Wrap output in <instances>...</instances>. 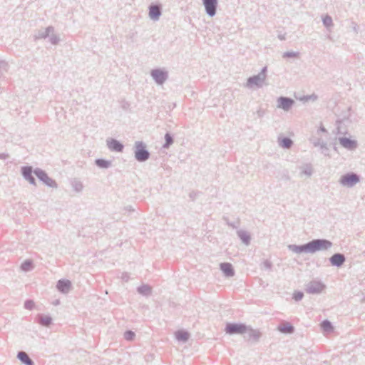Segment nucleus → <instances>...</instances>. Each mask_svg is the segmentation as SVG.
Segmentation results:
<instances>
[{
	"instance_id": "5",
	"label": "nucleus",
	"mask_w": 365,
	"mask_h": 365,
	"mask_svg": "<svg viewBox=\"0 0 365 365\" xmlns=\"http://www.w3.org/2000/svg\"><path fill=\"white\" fill-rule=\"evenodd\" d=\"M326 288V285L320 281L312 280L306 284L305 291L312 294L322 293Z\"/></svg>"
},
{
	"instance_id": "24",
	"label": "nucleus",
	"mask_w": 365,
	"mask_h": 365,
	"mask_svg": "<svg viewBox=\"0 0 365 365\" xmlns=\"http://www.w3.org/2000/svg\"><path fill=\"white\" fill-rule=\"evenodd\" d=\"M320 327L322 329L326 332H331L334 330L331 322L328 319L323 320L320 324Z\"/></svg>"
},
{
	"instance_id": "38",
	"label": "nucleus",
	"mask_w": 365,
	"mask_h": 365,
	"mask_svg": "<svg viewBox=\"0 0 365 365\" xmlns=\"http://www.w3.org/2000/svg\"><path fill=\"white\" fill-rule=\"evenodd\" d=\"M122 279L125 282H128V279H129V275H128V273L127 272H124L122 274V277H121Z\"/></svg>"
},
{
	"instance_id": "39",
	"label": "nucleus",
	"mask_w": 365,
	"mask_h": 365,
	"mask_svg": "<svg viewBox=\"0 0 365 365\" xmlns=\"http://www.w3.org/2000/svg\"><path fill=\"white\" fill-rule=\"evenodd\" d=\"M283 179L285 180H289L290 178L288 175H284L283 176Z\"/></svg>"
},
{
	"instance_id": "13",
	"label": "nucleus",
	"mask_w": 365,
	"mask_h": 365,
	"mask_svg": "<svg viewBox=\"0 0 365 365\" xmlns=\"http://www.w3.org/2000/svg\"><path fill=\"white\" fill-rule=\"evenodd\" d=\"M220 267L224 275L227 277H232L235 275L233 266L229 262H222Z\"/></svg>"
},
{
	"instance_id": "22",
	"label": "nucleus",
	"mask_w": 365,
	"mask_h": 365,
	"mask_svg": "<svg viewBox=\"0 0 365 365\" xmlns=\"http://www.w3.org/2000/svg\"><path fill=\"white\" fill-rule=\"evenodd\" d=\"M340 143L348 149H353L356 147V142L355 140L346 138H341Z\"/></svg>"
},
{
	"instance_id": "31",
	"label": "nucleus",
	"mask_w": 365,
	"mask_h": 365,
	"mask_svg": "<svg viewBox=\"0 0 365 365\" xmlns=\"http://www.w3.org/2000/svg\"><path fill=\"white\" fill-rule=\"evenodd\" d=\"M223 220L225 221L226 224L232 227V228H237L240 225V220L238 219L236 222H231L229 221L228 218L226 217H223Z\"/></svg>"
},
{
	"instance_id": "40",
	"label": "nucleus",
	"mask_w": 365,
	"mask_h": 365,
	"mask_svg": "<svg viewBox=\"0 0 365 365\" xmlns=\"http://www.w3.org/2000/svg\"><path fill=\"white\" fill-rule=\"evenodd\" d=\"M254 80H255V78L250 79V81H249L250 83H252L254 81Z\"/></svg>"
},
{
	"instance_id": "6",
	"label": "nucleus",
	"mask_w": 365,
	"mask_h": 365,
	"mask_svg": "<svg viewBox=\"0 0 365 365\" xmlns=\"http://www.w3.org/2000/svg\"><path fill=\"white\" fill-rule=\"evenodd\" d=\"M33 168L31 166L26 165L21 168V173L23 178L28 181L31 185H36V181L33 175L34 173Z\"/></svg>"
},
{
	"instance_id": "14",
	"label": "nucleus",
	"mask_w": 365,
	"mask_h": 365,
	"mask_svg": "<svg viewBox=\"0 0 365 365\" xmlns=\"http://www.w3.org/2000/svg\"><path fill=\"white\" fill-rule=\"evenodd\" d=\"M300 170L299 176H306L307 178H309L313 174V167L311 163H305L299 167Z\"/></svg>"
},
{
	"instance_id": "9",
	"label": "nucleus",
	"mask_w": 365,
	"mask_h": 365,
	"mask_svg": "<svg viewBox=\"0 0 365 365\" xmlns=\"http://www.w3.org/2000/svg\"><path fill=\"white\" fill-rule=\"evenodd\" d=\"M72 287L71 282L68 279H60L57 282L56 289L62 294H67Z\"/></svg>"
},
{
	"instance_id": "36",
	"label": "nucleus",
	"mask_w": 365,
	"mask_h": 365,
	"mask_svg": "<svg viewBox=\"0 0 365 365\" xmlns=\"http://www.w3.org/2000/svg\"><path fill=\"white\" fill-rule=\"evenodd\" d=\"M324 24L326 25V26H330L332 23V20L330 17L329 16H326L324 20Z\"/></svg>"
},
{
	"instance_id": "23",
	"label": "nucleus",
	"mask_w": 365,
	"mask_h": 365,
	"mask_svg": "<svg viewBox=\"0 0 365 365\" xmlns=\"http://www.w3.org/2000/svg\"><path fill=\"white\" fill-rule=\"evenodd\" d=\"M71 185L73 190L76 192H80L83 189V185L82 182L77 178H73L71 180Z\"/></svg>"
},
{
	"instance_id": "19",
	"label": "nucleus",
	"mask_w": 365,
	"mask_h": 365,
	"mask_svg": "<svg viewBox=\"0 0 365 365\" xmlns=\"http://www.w3.org/2000/svg\"><path fill=\"white\" fill-rule=\"evenodd\" d=\"M108 147L110 150L116 152H120L123 150V145L115 139H110L107 141Z\"/></svg>"
},
{
	"instance_id": "42",
	"label": "nucleus",
	"mask_w": 365,
	"mask_h": 365,
	"mask_svg": "<svg viewBox=\"0 0 365 365\" xmlns=\"http://www.w3.org/2000/svg\"><path fill=\"white\" fill-rule=\"evenodd\" d=\"M362 301H363V302H365V298H364V299H362Z\"/></svg>"
},
{
	"instance_id": "7",
	"label": "nucleus",
	"mask_w": 365,
	"mask_h": 365,
	"mask_svg": "<svg viewBox=\"0 0 365 365\" xmlns=\"http://www.w3.org/2000/svg\"><path fill=\"white\" fill-rule=\"evenodd\" d=\"M245 334L247 335L245 336V338L247 341H252L255 343L258 342L260 337L262 336V333L259 329H254L250 326H248L247 331Z\"/></svg>"
},
{
	"instance_id": "32",
	"label": "nucleus",
	"mask_w": 365,
	"mask_h": 365,
	"mask_svg": "<svg viewBox=\"0 0 365 365\" xmlns=\"http://www.w3.org/2000/svg\"><path fill=\"white\" fill-rule=\"evenodd\" d=\"M303 297H304V293L300 291L294 292L293 294V299L297 302L302 300Z\"/></svg>"
},
{
	"instance_id": "21",
	"label": "nucleus",
	"mask_w": 365,
	"mask_h": 365,
	"mask_svg": "<svg viewBox=\"0 0 365 365\" xmlns=\"http://www.w3.org/2000/svg\"><path fill=\"white\" fill-rule=\"evenodd\" d=\"M37 317L38 323L41 326L48 327L52 324V318L50 316L38 314Z\"/></svg>"
},
{
	"instance_id": "12",
	"label": "nucleus",
	"mask_w": 365,
	"mask_h": 365,
	"mask_svg": "<svg viewBox=\"0 0 365 365\" xmlns=\"http://www.w3.org/2000/svg\"><path fill=\"white\" fill-rule=\"evenodd\" d=\"M207 13L212 16L215 14L217 0H202Z\"/></svg>"
},
{
	"instance_id": "2",
	"label": "nucleus",
	"mask_w": 365,
	"mask_h": 365,
	"mask_svg": "<svg viewBox=\"0 0 365 365\" xmlns=\"http://www.w3.org/2000/svg\"><path fill=\"white\" fill-rule=\"evenodd\" d=\"M361 181V177L356 173L349 172L342 175L339 180V184L346 187H353Z\"/></svg>"
},
{
	"instance_id": "25",
	"label": "nucleus",
	"mask_w": 365,
	"mask_h": 365,
	"mask_svg": "<svg viewBox=\"0 0 365 365\" xmlns=\"http://www.w3.org/2000/svg\"><path fill=\"white\" fill-rule=\"evenodd\" d=\"M138 292L143 296H149L151 294V287L147 284H143L138 287Z\"/></svg>"
},
{
	"instance_id": "4",
	"label": "nucleus",
	"mask_w": 365,
	"mask_h": 365,
	"mask_svg": "<svg viewBox=\"0 0 365 365\" xmlns=\"http://www.w3.org/2000/svg\"><path fill=\"white\" fill-rule=\"evenodd\" d=\"M248 326L243 323L228 322L225 325V331L230 335L242 334L247 331Z\"/></svg>"
},
{
	"instance_id": "34",
	"label": "nucleus",
	"mask_w": 365,
	"mask_h": 365,
	"mask_svg": "<svg viewBox=\"0 0 365 365\" xmlns=\"http://www.w3.org/2000/svg\"><path fill=\"white\" fill-rule=\"evenodd\" d=\"M262 268L270 270L272 267V263L269 260L266 259L262 262Z\"/></svg>"
},
{
	"instance_id": "1",
	"label": "nucleus",
	"mask_w": 365,
	"mask_h": 365,
	"mask_svg": "<svg viewBox=\"0 0 365 365\" xmlns=\"http://www.w3.org/2000/svg\"><path fill=\"white\" fill-rule=\"evenodd\" d=\"M308 243L310 254L319 251H327L333 245L332 242L327 239H314L308 242Z\"/></svg>"
},
{
	"instance_id": "41",
	"label": "nucleus",
	"mask_w": 365,
	"mask_h": 365,
	"mask_svg": "<svg viewBox=\"0 0 365 365\" xmlns=\"http://www.w3.org/2000/svg\"><path fill=\"white\" fill-rule=\"evenodd\" d=\"M125 209H126V210H129V211L132 210H131V207H130V206H129V207H126V208H125Z\"/></svg>"
},
{
	"instance_id": "3",
	"label": "nucleus",
	"mask_w": 365,
	"mask_h": 365,
	"mask_svg": "<svg viewBox=\"0 0 365 365\" xmlns=\"http://www.w3.org/2000/svg\"><path fill=\"white\" fill-rule=\"evenodd\" d=\"M34 174L46 186L55 189L58 187V184L56 180L50 178L43 170L36 168L34 170Z\"/></svg>"
},
{
	"instance_id": "28",
	"label": "nucleus",
	"mask_w": 365,
	"mask_h": 365,
	"mask_svg": "<svg viewBox=\"0 0 365 365\" xmlns=\"http://www.w3.org/2000/svg\"><path fill=\"white\" fill-rule=\"evenodd\" d=\"M160 13V10L158 6H151L150 9V16L152 19H157Z\"/></svg>"
},
{
	"instance_id": "30",
	"label": "nucleus",
	"mask_w": 365,
	"mask_h": 365,
	"mask_svg": "<svg viewBox=\"0 0 365 365\" xmlns=\"http://www.w3.org/2000/svg\"><path fill=\"white\" fill-rule=\"evenodd\" d=\"M135 337V334L131 330H127L124 332V339L127 341H133Z\"/></svg>"
},
{
	"instance_id": "29",
	"label": "nucleus",
	"mask_w": 365,
	"mask_h": 365,
	"mask_svg": "<svg viewBox=\"0 0 365 365\" xmlns=\"http://www.w3.org/2000/svg\"><path fill=\"white\" fill-rule=\"evenodd\" d=\"M96 165L100 168H108L111 165V161H95Z\"/></svg>"
},
{
	"instance_id": "10",
	"label": "nucleus",
	"mask_w": 365,
	"mask_h": 365,
	"mask_svg": "<svg viewBox=\"0 0 365 365\" xmlns=\"http://www.w3.org/2000/svg\"><path fill=\"white\" fill-rule=\"evenodd\" d=\"M346 257L342 253H334L330 258L329 262L332 266L341 267L345 262Z\"/></svg>"
},
{
	"instance_id": "33",
	"label": "nucleus",
	"mask_w": 365,
	"mask_h": 365,
	"mask_svg": "<svg viewBox=\"0 0 365 365\" xmlns=\"http://www.w3.org/2000/svg\"><path fill=\"white\" fill-rule=\"evenodd\" d=\"M34 307V302L32 300L27 299L24 302V308L29 310H31Z\"/></svg>"
},
{
	"instance_id": "27",
	"label": "nucleus",
	"mask_w": 365,
	"mask_h": 365,
	"mask_svg": "<svg viewBox=\"0 0 365 365\" xmlns=\"http://www.w3.org/2000/svg\"><path fill=\"white\" fill-rule=\"evenodd\" d=\"M21 270H23L24 272L31 271L33 269V262L31 259L25 260L21 264Z\"/></svg>"
},
{
	"instance_id": "37",
	"label": "nucleus",
	"mask_w": 365,
	"mask_h": 365,
	"mask_svg": "<svg viewBox=\"0 0 365 365\" xmlns=\"http://www.w3.org/2000/svg\"><path fill=\"white\" fill-rule=\"evenodd\" d=\"M197 195H198V192L192 191V192H190L189 197L191 199V200L194 201L196 199Z\"/></svg>"
},
{
	"instance_id": "17",
	"label": "nucleus",
	"mask_w": 365,
	"mask_h": 365,
	"mask_svg": "<svg viewBox=\"0 0 365 365\" xmlns=\"http://www.w3.org/2000/svg\"><path fill=\"white\" fill-rule=\"evenodd\" d=\"M278 331L283 334H292L294 332V327L288 322H283L277 327Z\"/></svg>"
},
{
	"instance_id": "26",
	"label": "nucleus",
	"mask_w": 365,
	"mask_h": 365,
	"mask_svg": "<svg viewBox=\"0 0 365 365\" xmlns=\"http://www.w3.org/2000/svg\"><path fill=\"white\" fill-rule=\"evenodd\" d=\"M279 144L282 148H289L292 145V140L289 138H281L279 139Z\"/></svg>"
},
{
	"instance_id": "35",
	"label": "nucleus",
	"mask_w": 365,
	"mask_h": 365,
	"mask_svg": "<svg viewBox=\"0 0 365 365\" xmlns=\"http://www.w3.org/2000/svg\"><path fill=\"white\" fill-rule=\"evenodd\" d=\"M172 143H173L172 138L168 134H167L165 135V146H168L169 145H170Z\"/></svg>"
},
{
	"instance_id": "18",
	"label": "nucleus",
	"mask_w": 365,
	"mask_h": 365,
	"mask_svg": "<svg viewBox=\"0 0 365 365\" xmlns=\"http://www.w3.org/2000/svg\"><path fill=\"white\" fill-rule=\"evenodd\" d=\"M237 235L243 244L245 245H249L250 244L251 236L248 232L239 230L237 231Z\"/></svg>"
},
{
	"instance_id": "16",
	"label": "nucleus",
	"mask_w": 365,
	"mask_h": 365,
	"mask_svg": "<svg viewBox=\"0 0 365 365\" xmlns=\"http://www.w3.org/2000/svg\"><path fill=\"white\" fill-rule=\"evenodd\" d=\"M16 357L22 364L25 365H34V361L25 351H19Z\"/></svg>"
},
{
	"instance_id": "11",
	"label": "nucleus",
	"mask_w": 365,
	"mask_h": 365,
	"mask_svg": "<svg viewBox=\"0 0 365 365\" xmlns=\"http://www.w3.org/2000/svg\"><path fill=\"white\" fill-rule=\"evenodd\" d=\"M288 250L297 253H309V243H305L304 245H289L287 246Z\"/></svg>"
},
{
	"instance_id": "8",
	"label": "nucleus",
	"mask_w": 365,
	"mask_h": 365,
	"mask_svg": "<svg viewBox=\"0 0 365 365\" xmlns=\"http://www.w3.org/2000/svg\"><path fill=\"white\" fill-rule=\"evenodd\" d=\"M135 153L138 160H147L149 158V153L141 143H136Z\"/></svg>"
},
{
	"instance_id": "20",
	"label": "nucleus",
	"mask_w": 365,
	"mask_h": 365,
	"mask_svg": "<svg viewBox=\"0 0 365 365\" xmlns=\"http://www.w3.org/2000/svg\"><path fill=\"white\" fill-rule=\"evenodd\" d=\"M175 338L178 341L187 342L190 338V334L185 330H178L175 333Z\"/></svg>"
},
{
	"instance_id": "15",
	"label": "nucleus",
	"mask_w": 365,
	"mask_h": 365,
	"mask_svg": "<svg viewBox=\"0 0 365 365\" xmlns=\"http://www.w3.org/2000/svg\"><path fill=\"white\" fill-rule=\"evenodd\" d=\"M278 107L284 110H288L289 108L292 106L294 104V101L292 99L284 98V97H280L278 99Z\"/></svg>"
}]
</instances>
